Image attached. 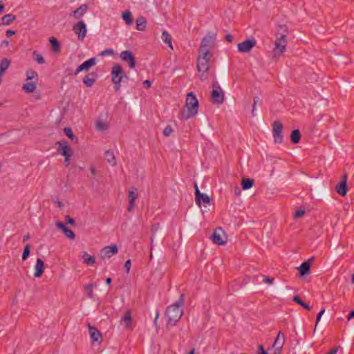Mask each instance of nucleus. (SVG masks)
I'll return each instance as SVG.
<instances>
[{"label": "nucleus", "instance_id": "nucleus-1", "mask_svg": "<svg viewBox=\"0 0 354 354\" xmlns=\"http://www.w3.org/2000/svg\"><path fill=\"white\" fill-rule=\"evenodd\" d=\"M185 294L181 293L178 301L169 306L165 310V316L167 318V326H173L179 321L183 314L181 307L184 305Z\"/></svg>", "mask_w": 354, "mask_h": 354}, {"label": "nucleus", "instance_id": "nucleus-2", "mask_svg": "<svg viewBox=\"0 0 354 354\" xmlns=\"http://www.w3.org/2000/svg\"><path fill=\"white\" fill-rule=\"evenodd\" d=\"M185 106L187 110L181 109L178 118L180 120H187L189 118L195 116L198 110V101L193 92L187 93L185 100Z\"/></svg>", "mask_w": 354, "mask_h": 354}, {"label": "nucleus", "instance_id": "nucleus-3", "mask_svg": "<svg viewBox=\"0 0 354 354\" xmlns=\"http://www.w3.org/2000/svg\"><path fill=\"white\" fill-rule=\"evenodd\" d=\"M199 55L197 59V69L200 74V78L202 81L205 80L208 77V71L209 69V60L212 57V53L198 52Z\"/></svg>", "mask_w": 354, "mask_h": 354}, {"label": "nucleus", "instance_id": "nucleus-4", "mask_svg": "<svg viewBox=\"0 0 354 354\" xmlns=\"http://www.w3.org/2000/svg\"><path fill=\"white\" fill-rule=\"evenodd\" d=\"M111 77L112 82L114 84V89L115 91H119L121 88V82L125 77L128 79L126 73L123 70L122 67L118 64L113 66L111 71Z\"/></svg>", "mask_w": 354, "mask_h": 354}, {"label": "nucleus", "instance_id": "nucleus-5", "mask_svg": "<svg viewBox=\"0 0 354 354\" xmlns=\"http://www.w3.org/2000/svg\"><path fill=\"white\" fill-rule=\"evenodd\" d=\"M212 87L213 90L211 94L212 102L216 104H222L224 101V93L216 80L213 82Z\"/></svg>", "mask_w": 354, "mask_h": 354}, {"label": "nucleus", "instance_id": "nucleus-6", "mask_svg": "<svg viewBox=\"0 0 354 354\" xmlns=\"http://www.w3.org/2000/svg\"><path fill=\"white\" fill-rule=\"evenodd\" d=\"M281 28H284L285 33L281 34L279 37H277L275 43H274V54L277 55V51H279V54L283 53L286 50V47L287 45L286 35L288 34L287 28L286 26H281Z\"/></svg>", "mask_w": 354, "mask_h": 354}, {"label": "nucleus", "instance_id": "nucleus-7", "mask_svg": "<svg viewBox=\"0 0 354 354\" xmlns=\"http://www.w3.org/2000/svg\"><path fill=\"white\" fill-rule=\"evenodd\" d=\"M283 124L279 120H275L272 124L273 138L275 142L281 143L283 142Z\"/></svg>", "mask_w": 354, "mask_h": 354}, {"label": "nucleus", "instance_id": "nucleus-8", "mask_svg": "<svg viewBox=\"0 0 354 354\" xmlns=\"http://www.w3.org/2000/svg\"><path fill=\"white\" fill-rule=\"evenodd\" d=\"M56 145H58L57 153L62 154L64 156V158L71 157L73 151L68 146V142L66 140L64 141H57L56 142Z\"/></svg>", "mask_w": 354, "mask_h": 354}, {"label": "nucleus", "instance_id": "nucleus-9", "mask_svg": "<svg viewBox=\"0 0 354 354\" xmlns=\"http://www.w3.org/2000/svg\"><path fill=\"white\" fill-rule=\"evenodd\" d=\"M73 30L75 33L77 35L78 39L83 40L85 38L87 29L86 26L83 21H80L75 24Z\"/></svg>", "mask_w": 354, "mask_h": 354}, {"label": "nucleus", "instance_id": "nucleus-10", "mask_svg": "<svg viewBox=\"0 0 354 354\" xmlns=\"http://www.w3.org/2000/svg\"><path fill=\"white\" fill-rule=\"evenodd\" d=\"M214 41L212 37H205L202 39L198 52H204L205 55L207 53H212L211 49L213 48Z\"/></svg>", "mask_w": 354, "mask_h": 354}, {"label": "nucleus", "instance_id": "nucleus-11", "mask_svg": "<svg viewBox=\"0 0 354 354\" xmlns=\"http://www.w3.org/2000/svg\"><path fill=\"white\" fill-rule=\"evenodd\" d=\"M120 58L122 61L128 63L129 68H133L136 66L134 55L130 50H124L120 53Z\"/></svg>", "mask_w": 354, "mask_h": 354}, {"label": "nucleus", "instance_id": "nucleus-12", "mask_svg": "<svg viewBox=\"0 0 354 354\" xmlns=\"http://www.w3.org/2000/svg\"><path fill=\"white\" fill-rule=\"evenodd\" d=\"M195 188V195H196V203L198 206L201 205V203H209L210 198L209 197L203 193H201L199 190V188L197 184L195 183L194 184Z\"/></svg>", "mask_w": 354, "mask_h": 354}, {"label": "nucleus", "instance_id": "nucleus-13", "mask_svg": "<svg viewBox=\"0 0 354 354\" xmlns=\"http://www.w3.org/2000/svg\"><path fill=\"white\" fill-rule=\"evenodd\" d=\"M256 45V40L247 39L238 44V50L241 53H248Z\"/></svg>", "mask_w": 354, "mask_h": 354}, {"label": "nucleus", "instance_id": "nucleus-14", "mask_svg": "<svg viewBox=\"0 0 354 354\" xmlns=\"http://www.w3.org/2000/svg\"><path fill=\"white\" fill-rule=\"evenodd\" d=\"M224 234L225 232L221 227L216 229L212 234L213 242L218 245H225L226 241L222 238V235Z\"/></svg>", "mask_w": 354, "mask_h": 354}, {"label": "nucleus", "instance_id": "nucleus-15", "mask_svg": "<svg viewBox=\"0 0 354 354\" xmlns=\"http://www.w3.org/2000/svg\"><path fill=\"white\" fill-rule=\"evenodd\" d=\"M96 64V58L92 57L90 58L85 62H84L81 65H80L75 71L74 72V75H77L79 73L82 71H88L91 67L94 66Z\"/></svg>", "mask_w": 354, "mask_h": 354}, {"label": "nucleus", "instance_id": "nucleus-16", "mask_svg": "<svg viewBox=\"0 0 354 354\" xmlns=\"http://www.w3.org/2000/svg\"><path fill=\"white\" fill-rule=\"evenodd\" d=\"M346 182L347 175L345 174L342 176L341 181L336 185V192L342 196H346L348 192Z\"/></svg>", "mask_w": 354, "mask_h": 354}, {"label": "nucleus", "instance_id": "nucleus-17", "mask_svg": "<svg viewBox=\"0 0 354 354\" xmlns=\"http://www.w3.org/2000/svg\"><path fill=\"white\" fill-rule=\"evenodd\" d=\"M118 248L116 245L106 246L101 250L102 258H110L113 254H117Z\"/></svg>", "mask_w": 354, "mask_h": 354}, {"label": "nucleus", "instance_id": "nucleus-18", "mask_svg": "<svg viewBox=\"0 0 354 354\" xmlns=\"http://www.w3.org/2000/svg\"><path fill=\"white\" fill-rule=\"evenodd\" d=\"M88 326L92 341L100 343L102 340V337L100 330H98L95 327L92 326L90 324H88Z\"/></svg>", "mask_w": 354, "mask_h": 354}, {"label": "nucleus", "instance_id": "nucleus-19", "mask_svg": "<svg viewBox=\"0 0 354 354\" xmlns=\"http://www.w3.org/2000/svg\"><path fill=\"white\" fill-rule=\"evenodd\" d=\"M56 225L60 230H62L64 232V235L66 237L71 240H73L75 239V232L70 230L68 227H66L65 224H64L62 222H57Z\"/></svg>", "mask_w": 354, "mask_h": 354}, {"label": "nucleus", "instance_id": "nucleus-20", "mask_svg": "<svg viewBox=\"0 0 354 354\" xmlns=\"http://www.w3.org/2000/svg\"><path fill=\"white\" fill-rule=\"evenodd\" d=\"M313 257L309 259L308 261L303 262L298 268L299 274L301 277L306 276L309 274L310 270V262L313 261Z\"/></svg>", "mask_w": 354, "mask_h": 354}, {"label": "nucleus", "instance_id": "nucleus-21", "mask_svg": "<svg viewBox=\"0 0 354 354\" xmlns=\"http://www.w3.org/2000/svg\"><path fill=\"white\" fill-rule=\"evenodd\" d=\"M128 197L129 198V203L127 210L129 212H131L133 209L134 201H135L136 198L138 197V190L136 187H132L129 190Z\"/></svg>", "mask_w": 354, "mask_h": 354}, {"label": "nucleus", "instance_id": "nucleus-22", "mask_svg": "<svg viewBox=\"0 0 354 354\" xmlns=\"http://www.w3.org/2000/svg\"><path fill=\"white\" fill-rule=\"evenodd\" d=\"M88 8V7L86 4H82L73 12H71L70 16L74 17L75 19H80L86 12Z\"/></svg>", "mask_w": 354, "mask_h": 354}, {"label": "nucleus", "instance_id": "nucleus-23", "mask_svg": "<svg viewBox=\"0 0 354 354\" xmlns=\"http://www.w3.org/2000/svg\"><path fill=\"white\" fill-rule=\"evenodd\" d=\"M131 310H127L125 311L124 315L121 317V324H123L126 328H129L131 323H132V318H131Z\"/></svg>", "mask_w": 354, "mask_h": 354}, {"label": "nucleus", "instance_id": "nucleus-24", "mask_svg": "<svg viewBox=\"0 0 354 354\" xmlns=\"http://www.w3.org/2000/svg\"><path fill=\"white\" fill-rule=\"evenodd\" d=\"M35 272L34 274L35 277L39 278L41 277L44 272V262L40 258H38L35 264Z\"/></svg>", "mask_w": 354, "mask_h": 354}, {"label": "nucleus", "instance_id": "nucleus-25", "mask_svg": "<svg viewBox=\"0 0 354 354\" xmlns=\"http://www.w3.org/2000/svg\"><path fill=\"white\" fill-rule=\"evenodd\" d=\"M97 77V75L96 73H90L83 78V82L87 87H91L95 82Z\"/></svg>", "mask_w": 354, "mask_h": 354}, {"label": "nucleus", "instance_id": "nucleus-26", "mask_svg": "<svg viewBox=\"0 0 354 354\" xmlns=\"http://www.w3.org/2000/svg\"><path fill=\"white\" fill-rule=\"evenodd\" d=\"M10 60L8 58H3L0 62V85L2 83V77L4 75L6 71L9 68L10 65Z\"/></svg>", "mask_w": 354, "mask_h": 354}, {"label": "nucleus", "instance_id": "nucleus-27", "mask_svg": "<svg viewBox=\"0 0 354 354\" xmlns=\"http://www.w3.org/2000/svg\"><path fill=\"white\" fill-rule=\"evenodd\" d=\"M36 81H27V82L23 85L22 90L27 93H32L36 88Z\"/></svg>", "mask_w": 354, "mask_h": 354}, {"label": "nucleus", "instance_id": "nucleus-28", "mask_svg": "<svg viewBox=\"0 0 354 354\" xmlns=\"http://www.w3.org/2000/svg\"><path fill=\"white\" fill-rule=\"evenodd\" d=\"M136 29L138 30L143 31L146 28L147 20L143 16L139 17L136 19Z\"/></svg>", "mask_w": 354, "mask_h": 354}, {"label": "nucleus", "instance_id": "nucleus-29", "mask_svg": "<svg viewBox=\"0 0 354 354\" xmlns=\"http://www.w3.org/2000/svg\"><path fill=\"white\" fill-rule=\"evenodd\" d=\"M254 180L252 178H244L241 181V187L243 190H247L253 187Z\"/></svg>", "mask_w": 354, "mask_h": 354}, {"label": "nucleus", "instance_id": "nucleus-30", "mask_svg": "<svg viewBox=\"0 0 354 354\" xmlns=\"http://www.w3.org/2000/svg\"><path fill=\"white\" fill-rule=\"evenodd\" d=\"M104 158L111 165L114 166L116 165V159L113 151H106Z\"/></svg>", "mask_w": 354, "mask_h": 354}, {"label": "nucleus", "instance_id": "nucleus-31", "mask_svg": "<svg viewBox=\"0 0 354 354\" xmlns=\"http://www.w3.org/2000/svg\"><path fill=\"white\" fill-rule=\"evenodd\" d=\"M290 141L293 144L298 143L301 140V133L299 129L293 130L290 133Z\"/></svg>", "mask_w": 354, "mask_h": 354}, {"label": "nucleus", "instance_id": "nucleus-32", "mask_svg": "<svg viewBox=\"0 0 354 354\" xmlns=\"http://www.w3.org/2000/svg\"><path fill=\"white\" fill-rule=\"evenodd\" d=\"M16 19V16L12 14H7L1 17L3 25H10Z\"/></svg>", "mask_w": 354, "mask_h": 354}, {"label": "nucleus", "instance_id": "nucleus-33", "mask_svg": "<svg viewBox=\"0 0 354 354\" xmlns=\"http://www.w3.org/2000/svg\"><path fill=\"white\" fill-rule=\"evenodd\" d=\"M49 42L50 44L52 50L54 52L57 53V52H59L60 51V44H59V41L55 37H50Z\"/></svg>", "mask_w": 354, "mask_h": 354}, {"label": "nucleus", "instance_id": "nucleus-34", "mask_svg": "<svg viewBox=\"0 0 354 354\" xmlns=\"http://www.w3.org/2000/svg\"><path fill=\"white\" fill-rule=\"evenodd\" d=\"M161 39L165 43L167 44L171 49L173 48L171 44V37L167 30H165L162 31Z\"/></svg>", "mask_w": 354, "mask_h": 354}, {"label": "nucleus", "instance_id": "nucleus-35", "mask_svg": "<svg viewBox=\"0 0 354 354\" xmlns=\"http://www.w3.org/2000/svg\"><path fill=\"white\" fill-rule=\"evenodd\" d=\"M84 259V263L87 265H93L95 263V259L94 257L91 256L86 252H84L82 256Z\"/></svg>", "mask_w": 354, "mask_h": 354}, {"label": "nucleus", "instance_id": "nucleus-36", "mask_svg": "<svg viewBox=\"0 0 354 354\" xmlns=\"http://www.w3.org/2000/svg\"><path fill=\"white\" fill-rule=\"evenodd\" d=\"M122 19L126 22L127 24H131L133 21L131 12L129 10L124 12L122 15Z\"/></svg>", "mask_w": 354, "mask_h": 354}, {"label": "nucleus", "instance_id": "nucleus-37", "mask_svg": "<svg viewBox=\"0 0 354 354\" xmlns=\"http://www.w3.org/2000/svg\"><path fill=\"white\" fill-rule=\"evenodd\" d=\"M26 81L31 80L32 79H35V81H38V74L36 71L29 69L26 71Z\"/></svg>", "mask_w": 354, "mask_h": 354}, {"label": "nucleus", "instance_id": "nucleus-38", "mask_svg": "<svg viewBox=\"0 0 354 354\" xmlns=\"http://www.w3.org/2000/svg\"><path fill=\"white\" fill-rule=\"evenodd\" d=\"M34 59L39 64L45 63V59L41 55L38 53L37 51L32 53Z\"/></svg>", "mask_w": 354, "mask_h": 354}, {"label": "nucleus", "instance_id": "nucleus-39", "mask_svg": "<svg viewBox=\"0 0 354 354\" xmlns=\"http://www.w3.org/2000/svg\"><path fill=\"white\" fill-rule=\"evenodd\" d=\"M257 104H261V100L258 96H255L253 99V104H252V116H255L256 113H254L256 106H257Z\"/></svg>", "mask_w": 354, "mask_h": 354}, {"label": "nucleus", "instance_id": "nucleus-40", "mask_svg": "<svg viewBox=\"0 0 354 354\" xmlns=\"http://www.w3.org/2000/svg\"><path fill=\"white\" fill-rule=\"evenodd\" d=\"M84 289L87 291V296L89 298L93 297V285L92 283H88L84 286Z\"/></svg>", "mask_w": 354, "mask_h": 354}, {"label": "nucleus", "instance_id": "nucleus-41", "mask_svg": "<svg viewBox=\"0 0 354 354\" xmlns=\"http://www.w3.org/2000/svg\"><path fill=\"white\" fill-rule=\"evenodd\" d=\"M30 244H27L24 249L22 259L26 260L30 255Z\"/></svg>", "mask_w": 354, "mask_h": 354}, {"label": "nucleus", "instance_id": "nucleus-42", "mask_svg": "<svg viewBox=\"0 0 354 354\" xmlns=\"http://www.w3.org/2000/svg\"><path fill=\"white\" fill-rule=\"evenodd\" d=\"M64 132L66 133V135L72 140L75 138V135L73 134L72 129L68 127H66L64 129Z\"/></svg>", "mask_w": 354, "mask_h": 354}, {"label": "nucleus", "instance_id": "nucleus-43", "mask_svg": "<svg viewBox=\"0 0 354 354\" xmlns=\"http://www.w3.org/2000/svg\"><path fill=\"white\" fill-rule=\"evenodd\" d=\"M96 127L97 129L100 131H104L107 129L106 124L102 121H97L96 122Z\"/></svg>", "mask_w": 354, "mask_h": 354}, {"label": "nucleus", "instance_id": "nucleus-44", "mask_svg": "<svg viewBox=\"0 0 354 354\" xmlns=\"http://www.w3.org/2000/svg\"><path fill=\"white\" fill-rule=\"evenodd\" d=\"M65 221H66V224H69L71 225L75 226V220L72 217H71L69 215H66L65 216Z\"/></svg>", "mask_w": 354, "mask_h": 354}, {"label": "nucleus", "instance_id": "nucleus-45", "mask_svg": "<svg viewBox=\"0 0 354 354\" xmlns=\"http://www.w3.org/2000/svg\"><path fill=\"white\" fill-rule=\"evenodd\" d=\"M114 53V51L113 49H111V48H106L104 50L102 51L100 53V56H105V55H113Z\"/></svg>", "mask_w": 354, "mask_h": 354}, {"label": "nucleus", "instance_id": "nucleus-46", "mask_svg": "<svg viewBox=\"0 0 354 354\" xmlns=\"http://www.w3.org/2000/svg\"><path fill=\"white\" fill-rule=\"evenodd\" d=\"M172 132H173V129H172L171 127L169 125H167L163 130V134L165 136H169Z\"/></svg>", "mask_w": 354, "mask_h": 354}, {"label": "nucleus", "instance_id": "nucleus-47", "mask_svg": "<svg viewBox=\"0 0 354 354\" xmlns=\"http://www.w3.org/2000/svg\"><path fill=\"white\" fill-rule=\"evenodd\" d=\"M305 214V211L303 210V209H298L297 210L295 214H294V217L295 218H299V217H301L302 216H304Z\"/></svg>", "mask_w": 354, "mask_h": 354}, {"label": "nucleus", "instance_id": "nucleus-48", "mask_svg": "<svg viewBox=\"0 0 354 354\" xmlns=\"http://www.w3.org/2000/svg\"><path fill=\"white\" fill-rule=\"evenodd\" d=\"M131 266V261L130 259L127 260L124 263V268L126 270L127 273L129 272Z\"/></svg>", "mask_w": 354, "mask_h": 354}, {"label": "nucleus", "instance_id": "nucleus-49", "mask_svg": "<svg viewBox=\"0 0 354 354\" xmlns=\"http://www.w3.org/2000/svg\"><path fill=\"white\" fill-rule=\"evenodd\" d=\"M292 300L297 303V304L299 305H301V304L304 302L300 298V297L297 295H295L292 298Z\"/></svg>", "mask_w": 354, "mask_h": 354}, {"label": "nucleus", "instance_id": "nucleus-50", "mask_svg": "<svg viewBox=\"0 0 354 354\" xmlns=\"http://www.w3.org/2000/svg\"><path fill=\"white\" fill-rule=\"evenodd\" d=\"M263 281L266 283H268V284H272L273 282H274V279L273 278H270L267 276H263Z\"/></svg>", "mask_w": 354, "mask_h": 354}, {"label": "nucleus", "instance_id": "nucleus-51", "mask_svg": "<svg viewBox=\"0 0 354 354\" xmlns=\"http://www.w3.org/2000/svg\"><path fill=\"white\" fill-rule=\"evenodd\" d=\"M325 312V309L323 308L320 310V312L317 314V318H316V325L318 324V322L320 321L321 319V317L322 316V315Z\"/></svg>", "mask_w": 354, "mask_h": 354}, {"label": "nucleus", "instance_id": "nucleus-52", "mask_svg": "<svg viewBox=\"0 0 354 354\" xmlns=\"http://www.w3.org/2000/svg\"><path fill=\"white\" fill-rule=\"evenodd\" d=\"M340 346H336L333 348L327 354H336Z\"/></svg>", "mask_w": 354, "mask_h": 354}, {"label": "nucleus", "instance_id": "nucleus-53", "mask_svg": "<svg viewBox=\"0 0 354 354\" xmlns=\"http://www.w3.org/2000/svg\"><path fill=\"white\" fill-rule=\"evenodd\" d=\"M16 34V32L15 30H8L6 32V35L8 37L14 35Z\"/></svg>", "mask_w": 354, "mask_h": 354}, {"label": "nucleus", "instance_id": "nucleus-54", "mask_svg": "<svg viewBox=\"0 0 354 354\" xmlns=\"http://www.w3.org/2000/svg\"><path fill=\"white\" fill-rule=\"evenodd\" d=\"M143 85L145 88H150L151 86V82L147 80L143 82Z\"/></svg>", "mask_w": 354, "mask_h": 354}, {"label": "nucleus", "instance_id": "nucleus-55", "mask_svg": "<svg viewBox=\"0 0 354 354\" xmlns=\"http://www.w3.org/2000/svg\"><path fill=\"white\" fill-rule=\"evenodd\" d=\"M259 350L261 351V353L259 354H268V352L264 350L263 346L262 344H259L258 346Z\"/></svg>", "mask_w": 354, "mask_h": 354}, {"label": "nucleus", "instance_id": "nucleus-56", "mask_svg": "<svg viewBox=\"0 0 354 354\" xmlns=\"http://www.w3.org/2000/svg\"><path fill=\"white\" fill-rule=\"evenodd\" d=\"M301 306L304 307L305 309H306L308 311L311 310V307L308 304H306L305 302H303L301 304Z\"/></svg>", "mask_w": 354, "mask_h": 354}, {"label": "nucleus", "instance_id": "nucleus-57", "mask_svg": "<svg viewBox=\"0 0 354 354\" xmlns=\"http://www.w3.org/2000/svg\"><path fill=\"white\" fill-rule=\"evenodd\" d=\"M225 39H226L229 43H232V40H233V37H232V36L230 34H227V35L225 36Z\"/></svg>", "mask_w": 354, "mask_h": 354}, {"label": "nucleus", "instance_id": "nucleus-58", "mask_svg": "<svg viewBox=\"0 0 354 354\" xmlns=\"http://www.w3.org/2000/svg\"><path fill=\"white\" fill-rule=\"evenodd\" d=\"M159 315H160V313L158 310L156 311V317H155V319H154V321H153V324L154 325L156 326H157V320L159 317Z\"/></svg>", "mask_w": 354, "mask_h": 354}, {"label": "nucleus", "instance_id": "nucleus-59", "mask_svg": "<svg viewBox=\"0 0 354 354\" xmlns=\"http://www.w3.org/2000/svg\"><path fill=\"white\" fill-rule=\"evenodd\" d=\"M353 318H354V309L347 316V319L348 321Z\"/></svg>", "mask_w": 354, "mask_h": 354}, {"label": "nucleus", "instance_id": "nucleus-60", "mask_svg": "<svg viewBox=\"0 0 354 354\" xmlns=\"http://www.w3.org/2000/svg\"><path fill=\"white\" fill-rule=\"evenodd\" d=\"M4 9L5 5L3 4V1L0 0V14L4 11Z\"/></svg>", "mask_w": 354, "mask_h": 354}, {"label": "nucleus", "instance_id": "nucleus-61", "mask_svg": "<svg viewBox=\"0 0 354 354\" xmlns=\"http://www.w3.org/2000/svg\"><path fill=\"white\" fill-rule=\"evenodd\" d=\"M70 158L71 157L64 158V163L66 167H68L70 165Z\"/></svg>", "mask_w": 354, "mask_h": 354}, {"label": "nucleus", "instance_id": "nucleus-62", "mask_svg": "<svg viewBox=\"0 0 354 354\" xmlns=\"http://www.w3.org/2000/svg\"><path fill=\"white\" fill-rule=\"evenodd\" d=\"M90 171H91V174H92L93 176H95V175H96V171H95V168H94V167H91L90 168Z\"/></svg>", "mask_w": 354, "mask_h": 354}, {"label": "nucleus", "instance_id": "nucleus-63", "mask_svg": "<svg viewBox=\"0 0 354 354\" xmlns=\"http://www.w3.org/2000/svg\"><path fill=\"white\" fill-rule=\"evenodd\" d=\"M111 281H112L111 278H110V277L106 278V285L109 286L111 284Z\"/></svg>", "mask_w": 354, "mask_h": 354}, {"label": "nucleus", "instance_id": "nucleus-64", "mask_svg": "<svg viewBox=\"0 0 354 354\" xmlns=\"http://www.w3.org/2000/svg\"><path fill=\"white\" fill-rule=\"evenodd\" d=\"M30 239V236L29 234H28L27 235H25L23 238V241L25 242L27 240H28Z\"/></svg>", "mask_w": 354, "mask_h": 354}]
</instances>
